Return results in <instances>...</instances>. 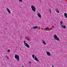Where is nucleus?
<instances>
[{
	"instance_id": "423d86ee",
	"label": "nucleus",
	"mask_w": 67,
	"mask_h": 67,
	"mask_svg": "<svg viewBox=\"0 0 67 67\" xmlns=\"http://www.w3.org/2000/svg\"><path fill=\"white\" fill-rule=\"evenodd\" d=\"M6 9L7 11H8V12L9 13V14H11V12H10V10H9V8L7 7L6 8Z\"/></svg>"
},
{
	"instance_id": "20e7f679",
	"label": "nucleus",
	"mask_w": 67,
	"mask_h": 67,
	"mask_svg": "<svg viewBox=\"0 0 67 67\" xmlns=\"http://www.w3.org/2000/svg\"><path fill=\"white\" fill-rule=\"evenodd\" d=\"M24 43L25 46H26L27 48H30V46L25 41H24Z\"/></svg>"
},
{
	"instance_id": "412c9836",
	"label": "nucleus",
	"mask_w": 67,
	"mask_h": 67,
	"mask_svg": "<svg viewBox=\"0 0 67 67\" xmlns=\"http://www.w3.org/2000/svg\"><path fill=\"white\" fill-rule=\"evenodd\" d=\"M29 64H31V63H32L31 62H29Z\"/></svg>"
},
{
	"instance_id": "6e6552de",
	"label": "nucleus",
	"mask_w": 67,
	"mask_h": 67,
	"mask_svg": "<svg viewBox=\"0 0 67 67\" xmlns=\"http://www.w3.org/2000/svg\"><path fill=\"white\" fill-rule=\"evenodd\" d=\"M55 11L57 13H59V10L57 9H55Z\"/></svg>"
},
{
	"instance_id": "ddd939ff",
	"label": "nucleus",
	"mask_w": 67,
	"mask_h": 67,
	"mask_svg": "<svg viewBox=\"0 0 67 67\" xmlns=\"http://www.w3.org/2000/svg\"><path fill=\"white\" fill-rule=\"evenodd\" d=\"M49 12L50 13H52V10H51V8L49 9Z\"/></svg>"
},
{
	"instance_id": "39448f33",
	"label": "nucleus",
	"mask_w": 67,
	"mask_h": 67,
	"mask_svg": "<svg viewBox=\"0 0 67 67\" xmlns=\"http://www.w3.org/2000/svg\"><path fill=\"white\" fill-rule=\"evenodd\" d=\"M34 59L35 60H36V62H39V60L38 59H37V57H36V56L35 57Z\"/></svg>"
},
{
	"instance_id": "b1692460",
	"label": "nucleus",
	"mask_w": 67,
	"mask_h": 67,
	"mask_svg": "<svg viewBox=\"0 0 67 67\" xmlns=\"http://www.w3.org/2000/svg\"><path fill=\"white\" fill-rule=\"evenodd\" d=\"M22 67H24V66H22Z\"/></svg>"
},
{
	"instance_id": "7ed1b4c3",
	"label": "nucleus",
	"mask_w": 67,
	"mask_h": 67,
	"mask_svg": "<svg viewBox=\"0 0 67 67\" xmlns=\"http://www.w3.org/2000/svg\"><path fill=\"white\" fill-rule=\"evenodd\" d=\"M54 37L55 38V40L56 41H60V39H59V38L57 37V35H54Z\"/></svg>"
},
{
	"instance_id": "f03ea898",
	"label": "nucleus",
	"mask_w": 67,
	"mask_h": 67,
	"mask_svg": "<svg viewBox=\"0 0 67 67\" xmlns=\"http://www.w3.org/2000/svg\"><path fill=\"white\" fill-rule=\"evenodd\" d=\"M31 8L32 9V11L34 12H35L36 11V8H35V7L33 5H32L31 6Z\"/></svg>"
},
{
	"instance_id": "9b49d317",
	"label": "nucleus",
	"mask_w": 67,
	"mask_h": 67,
	"mask_svg": "<svg viewBox=\"0 0 67 67\" xmlns=\"http://www.w3.org/2000/svg\"><path fill=\"white\" fill-rule=\"evenodd\" d=\"M64 15L66 18H67V14L65 13H64Z\"/></svg>"
},
{
	"instance_id": "6ab92c4d",
	"label": "nucleus",
	"mask_w": 67,
	"mask_h": 67,
	"mask_svg": "<svg viewBox=\"0 0 67 67\" xmlns=\"http://www.w3.org/2000/svg\"><path fill=\"white\" fill-rule=\"evenodd\" d=\"M19 1L20 2H22V0H19Z\"/></svg>"
},
{
	"instance_id": "f8f14e48",
	"label": "nucleus",
	"mask_w": 67,
	"mask_h": 67,
	"mask_svg": "<svg viewBox=\"0 0 67 67\" xmlns=\"http://www.w3.org/2000/svg\"><path fill=\"white\" fill-rule=\"evenodd\" d=\"M61 26L64 29H66V26H63V25H62Z\"/></svg>"
},
{
	"instance_id": "2eb2a0df",
	"label": "nucleus",
	"mask_w": 67,
	"mask_h": 67,
	"mask_svg": "<svg viewBox=\"0 0 67 67\" xmlns=\"http://www.w3.org/2000/svg\"><path fill=\"white\" fill-rule=\"evenodd\" d=\"M37 26H35L33 27V28L34 29H37V28H38Z\"/></svg>"
},
{
	"instance_id": "f3484780",
	"label": "nucleus",
	"mask_w": 67,
	"mask_h": 67,
	"mask_svg": "<svg viewBox=\"0 0 67 67\" xmlns=\"http://www.w3.org/2000/svg\"><path fill=\"white\" fill-rule=\"evenodd\" d=\"M48 27H47L46 28V31H47V30H48Z\"/></svg>"
},
{
	"instance_id": "a211bd4d",
	"label": "nucleus",
	"mask_w": 67,
	"mask_h": 67,
	"mask_svg": "<svg viewBox=\"0 0 67 67\" xmlns=\"http://www.w3.org/2000/svg\"><path fill=\"white\" fill-rule=\"evenodd\" d=\"M10 52V50L9 49L7 51V52Z\"/></svg>"
},
{
	"instance_id": "f257e3e1",
	"label": "nucleus",
	"mask_w": 67,
	"mask_h": 67,
	"mask_svg": "<svg viewBox=\"0 0 67 67\" xmlns=\"http://www.w3.org/2000/svg\"><path fill=\"white\" fill-rule=\"evenodd\" d=\"M15 58L17 60V61H19L20 60V57L17 54H15Z\"/></svg>"
},
{
	"instance_id": "dca6fc26",
	"label": "nucleus",
	"mask_w": 67,
	"mask_h": 67,
	"mask_svg": "<svg viewBox=\"0 0 67 67\" xmlns=\"http://www.w3.org/2000/svg\"><path fill=\"white\" fill-rule=\"evenodd\" d=\"M60 23L61 24H63V21H61L60 22Z\"/></svg>"
},
{
	"instance_id": "aec40b11",
	"label": "nucleus",
	"mask_w": 67,
	"mask_h": 67,
	"mask_svg": "<svg viewBox=\"0 0 67 67\" xmlns=\"http://www.w3.org/2000/svg\"><path fill=\"white\" fill-rule=\"evenodd\" d=\"M25 39H26V40H27V36H26L25 37Z\"/></svg>"
},
{
	"instance_id": "4be33fe9",
	"label": "nucleus",
	"mask_w": 67,
	"mask_h": 67,
	"mask_svg": "<svg viewBox=\"0 0 67 67\" xmlns=\"http://www.w3.org/2000/svg\"><path fill=\"white\" fill-rule=\"evenodd\" d=\"M7 59H9V58H8V57H7Z\"/></svg>"
},
{
	"instance_id": "0eeeda50",
	"label": "nucleus",
	"mask_w": 67,
	"mask_h": 67,
	"mask_svg": "<svg viewBox=\"0 0 67 67\" xmlns=\"http://www.w3.org/2000/svg\"><path fill=\"white\" fill-rule=\"evenodd\" d=\"M37 15L40 18H41V15L39 13H37Z\"/></svg>"
},
{
	"instance_id": "4468645a",
	"label": "nucleus",
	"mask_w": 67,
	"mask_h": 67,
	"mask_svg": "<svg viewBox=\"0 0 67 67\" xmlns=\"http://www.w3.org/2000/svg\"><path fill=\"white\" fill-rule=\"evenodd\" d=\"M32 57L34 59L35 58V55H32Z\"/></svg>"
},
{
	"instance_id": "5701e85b",
	"label": "nucleus",
	"mask_w": 67,
	"mask_h": 67,
	"mask_svg": "<svg viewBox=\"0 0 67 67\" xmlns=\"http://www.w3.org/2000/svg\"><path fill=\"white\" fill-rule=\"evenodd\" d=\"M52 67H54V66H52Z\"/></svg>"
},
{
	"instance_id": "9d476101",
	"label": "nucleus",
	"mask_w": 67,
	"mask_h": 67,
	"mask_svg": "<svg viewBox=\"0 0 67 67\" xmlns=\"http://www.w3.org/2000/svg\"><path fill=\"white\" fill-rule=\"evenodd\" d=\"M47 55H48V56H51V54L48 52H47Z\"/></svg>"
},
{
	"instance_id": "1a4fd4ad",
	"label": "nucleus",
	"mask_w": 67,
	"mask_h": 67,
	"mask_svg": "<svg viewBox=\"0 0 67 67\" xmlns=\"http://www.w3.org/2000/svg\"><path fill=\"white\" fill-rule=\"evenodd\" d=\"M42 43L44 45H46V43L44 41H42Z\"/></svg>"
}]
</instances>
